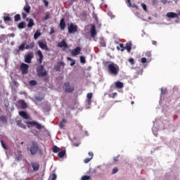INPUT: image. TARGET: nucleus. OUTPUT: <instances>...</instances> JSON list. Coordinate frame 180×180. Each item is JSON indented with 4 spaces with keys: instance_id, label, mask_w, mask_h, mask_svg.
I'll use <instances>...</instances> for the list:
<instances>
[{
    "instance_id": "obj_47",
    "label": "nucleus",
    "mask_w": 180,
    "mask_h": 180,
    "mask_svg": "<svg viewBox=\"0 0 180 180\" xmlns=\"http://www.w3.org/2000/svg\"><path fill=\"white\" fill-rule=\"evenodd\" d=\"M119 171V169H117V167H115L113 169H112V175L117 173V172Z\"/></svg>"
},
{
    "instance_id": "obj_22",
    "label": "nucleus",
    "mask_w": 180,
    "mask_h": 180,
    "mask_svg": "<svg viewBox=\"0 0 180 180\" xmlns=\"http://www.w3.org/2000/svg\"><path fill=\"white\" fill-rule=\"evenodd\" d=\"M20 105L21 106V109H26L27 108V104L25 101V100L20 101Z\"/></svg>"
},
{
    "instance_id": "obj_57",
    "label": "nucleus",
    "mask_w": 180,
    "mask_h": 180,
    "mask_svg": "<svg viewBox=\"0 0 180 180\" xmlns=\"http://www.w3.org/2000/svg\"><path fill=\"white\" fill-rule=\"evenodd\" d=\"M1 145L3 148H6V145H5V143H4V141H1Z\"/></svg>"
},
{
    "instance_id": "obj_63",
    "label": "nucleus",
    "mask_w": 180,
    "mask_h": 180,
    "mask_svg": "<svg viewBox=\"0 0 180 180\" xmlns=\"http://www.w3.org/2000/svg\"><path fill=\"white\" fill-rule=\"evenodd\" d=\"M127 3L129 4V6H131V1L130 0H127Z\"/></svg>"
},
{
    "instance_id": "obj_53",
    "label": "nucleus",
    "mask_w": 180,
    "mask_h": 180,
    "mask_svg": "<svg viewBox=\"0 0 180 180\" xmlns=\"http://www.w3.org/2000/svg\"><path fill=\"white\" fill-rule=\"evenodd\" d=\"M89 155L90 157V158H94V153L93 152H89Z\"/></svg>"
},
{
    "instance_id": "obj_35",
    "label": "nucleus",
    "mask_w": 180,
    "mask_h": 180,
    "mask_svg": "<svg viewBox=\"0 0 180 180\" xmlns=\"http://www.w3.org/2000/svg\"><path fill=\"white\" fill-rule=\"evenodd\" d=\"M67 60H68V61H72V62L70 63L71 67L75 65V60H74L72 58H71L70 57H68V58H67Z\"/></svg>"
},
{
    "instance_id": "obj_29",
    "label": "nucleus",
    "mask_w": 180,
    "mask_h": 180,
    "mask_svg": "<svg viewBox=\"0 0 180 180\" xmlns=\"http://www.w3.org/2000/svg\"><path fill=\"white\" fill-rule=\"evenodd\" d=\"M65 155V150H62L58 153V156L59 158H63V157Z\"/></svg>"
},
{
    "instance_id": "obj_17",
    "label": "nucleus",
    "mask_w": 180,
    "mask_h": 180,
    "mask_svg": "<svg viewBox=\"0 0 180 180\" xmlns=\"http://www.w3.org/2000/svg\"><path fill=\"white\" fill-rule=\"evenodd\" d=\"M65 20H64V18H62L60 20V23H59V27L60 28V30H65Z\"/></svg>"
},
{
    "instance_id": "obj_58",
    "label": "nucleus",
    "mask_w": 180,
    "mask_h": 180,
    "mask_svg": "<svg viewBox=\"0 0 180 180\" xmlns=\"http://www.w3.org/2000/svg\"><path fill=\"white\" fill-rule=\"evenodd\" d=\"M53 33H54V28L51 27V32H50V34H53Z\"/></svg>"
},
{
    "instance_id": "obj_45",
    "label": "nucleus",
    "mask_w": 180,
    "mask_h": 180,
    "mask_svg": "<svg viewBox=\"0 0 180 180\" xmlns=\"http://www.w3.org/2000/svg\"><path fill=\"white\" fill-rule=\"evenodd\" d=\"M129 63H130L131 65H134V59L133 58H130L129 59Z\"/></svg>"
},
{
    "instance_id": "obj_1",
    "label": "nucleus",
    "mask_w": 180,
    "mask_h": 180,
    "mask_svg": "<svg viewBox=\"0 0 180 180\" xmlns=\"http://www.w3.org/2000/svg\"><path fill=\"white\" fill-rule=\"evenodd\" d=\"M108 71L110 75H113L114 77H116V75H118L119 71H120V68H119V65H117L116 63H111L108 65Z\"/></svg>"
},
{
    "instance_id": "obj_14",
    "label": "nucleus",
    "mask_w": 180,
    "mask_h": 180,
    "mask_svg": "<svg viewBox=\"0 0 180 180\" xmlns=\"http://www.w3.org/2000/svg\"><path fill=\"white\" fill-rule=\"evenodd\" d=\"M131 42H127L126 44V46L124 47V49H121V51H124V50H127L128 53H130L131 51Z\"/></svg>"
},
{
    "instance_id": "obj_2",
    "label": "nucleus",
    "mask_w": 180,
    "mask_h": 180,
    "mask_svg": "<svg viewBox=\"0 0 180 180\" xmlns=\"http://www.w3.org/2000/svg\"><path fill=\"white\" fill-rule=\"evenodd\" d=\"M39 143L37 142L32 141L31 142V146L30 147L27 148L28 151L30 152L32 155H36V153L37 151H39Z\"/></svg>"
},
{
    "instance_id": "obj_44",
    "label": "nucleus",
    "mask_w": 180,
    "mask_h": 180,
    "mask_svg": "<svg viewBox=\"0 0 180 180\" xmlns=\"http://www.w3.org/2000/svg\"><path fill=\"white\" fill-rule=\"evenodd\" d=\"M91 160H92V158H87L84 160V162L85 164H88V162H89L91 161Z\"/></svg>"
},
{
    "instance_id": "obj_16",
    "label": "nucleus",
    "mask_w": 180,
    "mask_h": 180,
    "mask_svg": "<svg viewBox=\"0 0 180 180\" xmlns=\"http://www.w3.org/2000/svg\"><path fill=\"white\" fill-rule=\"evenodd\" d=\"M19 115L21 117H22V119H25V120L30 119L29 115H27V113H26L25 111H20Z\"/></svg>"
},
{
    "instance_id": "obj_31",
    "label": "nucleus",
    "mask_w": 180,
    "mask_h": 180,
    "mask_svg": "<svg viewBox=\"0 0 180 180\" xmlns=\"http://www.w3.org/2000/svg\"><path fill=\"white\" fill-rule=\"evenodd\" d=\"M8 37L6 36V35H5V34H1V36H0V43H4V41H5L6 40V38H7Z\"/></svg>"
},
{
    "instance_id": "obj_60",
    "label": "nucleus",
    "mask_w": 180,
    "mask_h": 180,
    "mask_svg": "<svg viewBox=\"0 0 180 180\" xmlns=\"http://www.w3.org/2000/svg\"><path fill=\"white\" fill-rule=\"evenodd\" d=\"M87 103L88 105H91V103H92L91 99H87Z\"/></svg>"
},
{
    "instance_id": "obj_51",
    "label": "nucleus",
    "mask_w": 180,
    "mask_h": 180,
    "mask_svg": "<svg viewBox=\"0 0 180 180\" xmlns=\"http://www.w3.org/2000/svg\"><path fill=\"white\" fill-rule=\"evenodd\" d=\"M59 67H64L65 64H64V62H59L58 63Z\"/></svg>"
},
{
    "instance_id": "obj_28",
    "label": "nucleus",
    "mask_w": 180,
    "mask_h": 180,
    "mask_svg": "<svg viewBox=\"0 0 180 180\" xmlns=\"http://www.w3.org/2000/svg\"><path fill=\"white\" fill-rule=\"evenodd\" d=\"M34 48V42H31L30 44L25 46L26 50H30Z\"/></svg>"
},
{
    "instance_id": "obj_64",
    "label": "nucleus",
    "mask_w": 180,
    "mask_h": 180,
    "mask_svg": "<svg viewBox=\"0 0 180 180\" xmlns=\"http://www.w3.org/2000/svg\"><path fill=\"white\" fill-rule=\"evenodd\" d=\"M120 47H121V49H124V45L123 44H120Z\"/></svg>"
},
{
    "instance_id": "obj_37",
    "label": "nucleus",
    "mask_w": 180,
    "mask_h": 180,
    "mask_svg": "<svg viewBox=\"0 0 180 180\" xmlns=\"http://www.w3.org/2000/svg\"><path fill=\"white\" fill-rule=\"evenodd\" d=\"M0 122H1V123H6V122H8L6 120V116H1Z\"/></svg>"
},
{
    "instance_id": "obj_36",
    "label": "nucleus",
    "mask_w": 180,
    "mask_h": 180,
    "mask_svg": "<svg viewBox=\"0 0 180 180\" xmlns=\"http://www.w3.org/2000/svg\"><path fill=\"white\" fill-rule=\"evenodd\" d=\"M60 152V148H58L57 146H54L53 147V153H57Z\"/></svg>"
},
{
    "instance_id": "obj_52",
    "label": "nucleus",
    "mask_w": 180,
    "mask_h": 180,
    "mask_svg": "<svg viewBox=\"0 0 180 180\" xmlns=\"http://www.w3.org/2000/svg\"><path fill=\"white\" fill-rule=\"evenodd\" d=\"M54 70H56V71H60V66L58 65H56L54 67Z\"/></svg>"
},
{
    "instance_id": "obj_18",
    "label": "nucleus",
    "mask_w": 180,
    "mask_h": 180,
    "mask_svg": "<svg viewBox=\"0 0 180 180\" xmlns=\"http://www.w3.org/2000/svg\"><path fill=\"white\" fill-rule=\"evenodd\" d=\"M90 33H91V37H95L96 36L97 32H96V28L95 27V25L91 26Z\"/></svg>"
},
{
    "instance_id": "obj_7",
    "label": "nucleus",
    "mask_w": 180,
    "mask_h": 180,
    "mask_svg": "<svg viewBox=\"0 0 180 180\" xmlns=\"http://www.w3.org/2000/svg\"><path fill=\"white\" fill-rule=\"evenodd\" d=\"M20 70L23 75L27 74L29 72V65L23 63H21Z\"/></svg>"
},
{
    "instance_id": "obj_25",
    "label": "nucleus",
    "mask_w": 180,
    "mask_h": 180,
    "mask_svg": "<svg viewBox=\"0 0 180 180\" xmlns=\"http://www.w3.org/2000/svg\"><path fill=\"white\" fill-rule=\"evenodd\" d=\"M23 11L25 12V13L29 14L30 13V6L29 4H27L24 6Z\"/></svg>"
},
{
    "instance_id": "obj_11",
    "label": "nucleus",
    "mask_w": 180,
    "mask_h": 180,
    "mask_svg": "<svg viewBox=\"0 0 180 180\" xmlns=\"http://www.w3.org/2000/svg\"><path fill=\"white\" fill-rule=\"evenodd\" d=\"M38 46L41 49V50H46V51H50V49L47 46V44L43 43V41H38Z\"/></svg>"
},
{
    "instance_id": "obj_43",
    "label": "nucleus",
    "mask_w": 180,
    "mask_h": 180,
    "mask_svg": "<svg viewBox=\"0 0 180 180\" xmlns=\"http://www.w3.org/2000/svg\"><path fill=\"white\" fill-rule=\"evenodd\" d=\"M89 179H91V176H89L85 175L82 177V180H89Z\"/></svg>"
},
{
    "instance_id": "obj_33",
    "label": "nucleus",
    "mask_w": 180,
    "mask_h": 180,
    "mask_svg": "<svg viewBox=\"0 0 180 180\" xmlns=\"http://www.w3.org/2000/svg\"><path fill=\"white\" fill-rule=\"evenodd\" d=\"M29 84L30 85V86H36V85H37V81H36V80H30L29 82Z\"/></svg>"
},
{
    "instance_id": "obj_4",
    "label": "nucleus",
    "mask_w": 180,
    "mask_h": 180,
    "mask_svg": "<svg viewBox=\"0 0 180 180\" xmlns=\"http://www.w3.org/2000/svg\"><path fill=\"white\" fill-rule=\"evenodd\" d=\"M68 31L70 34L77 33V32H78V26L77 25H74V23L72 22L70 24H68Z\"/></svg>"
},
{
    "instance_id": "obj_54",
    "label": "nucleus",
    "mask_w": 180,
    "mask_h": 180,
    "mask_svg": "<svg viewBox=\"0 0 180 180\" xmlns=\"http://www.w3.org/2000/svg\"><path fill=\"white\" fill-rule=\"evenodd\" d=\"M116 96H117V93H116V92L112 93V99H115V98H116Z\"/></svg>"
},
{
    "instance_id": "obj_61",
    "label": "nucleus",
    "mask_w": 180,
    "mask_h": 180,
    "mask_svg": "<svg viewBox=\"0 0 180 180\" xmlns=\"http://www.w3.org/2000/svg\"><path fill=\"white\" fill-rule=\"evenodd\" d=\"M152 44H153V46H157V41H152Z\"/></svg>"
},
{
    "instance_id": "obj_20",
    "label": "nucleus",
    "mask_w": 180,
    "mask_h": 180,
    "mask_svg": "<svg viewBox=\"0 0 180 180\" xmlns=\"http://www.w3.org/2000/svg\"><path fill=\"white\" fill-rule=\"evenodd\" d=\"M115 85L117 89H122V88L124 86L123 82L120 81L115 82Z\"/></svg>"
},
{
    "instance_id": "obj_32",
    "label": "nucleus",
    "mask_w": 180,
    "mask_h": 180,
    "mask_svg": "<svg viewBox=\"0 0 180 180\" xmlns=\"http://www.w3.org/2000/svg\"><path fill=\"white\" fill-rule=\"evenodd\" d=\"M25 22H21L18 25V29H25Z\"/></svg>"
},
{
    "instance_id": "obj_62",
    "label": "nucleus",
    "mask_w": 180,
    "mask_h": 180,
    "mask_svg": "<svg viewBox=\"0 0 180 180\" xmlns=\"http://www.w3.org/2000/svg\"><path fill=\"white\" fill-rule=\"evenodd\" d=\"M117 158H114V159H113V162L115 163V164H116V162H117Z\"/></svg>"
},
{
    "instance_id": "obj_38",
    "label": "nucleus",
    "mask_w": 180,
    "mask_h": 180,
    "mask_svg": "<svg viewBox=\"0 0 180 180\" xmlns=\"http://www.w3.org/2000/svg\"><path fill=\"white\" fill-rule=\"evenodd\" d=\"M49 179H50V180H56V179H57V174H52L49 176Z\"/></svg>"
},
{
    "instance_id": "obj_8",
    "label": "nucleus",
    "mask_w": 180,
    "mask_h": 180,
    "mask_svg": "<svg viewBox=\"0 0 180 180\" xmlns=\"http://www.w3.org/2000/svg\"><path fill=\"white\" fill-rule=\"evenodd\" d=\"M26 124H30L31 126H35L36 129L38 130H41L43 129V127L41 124H39V122L36 121H27L25 122Z\"/></svg>"
},
{
    "instance_id": "obj_50",
    "label": "nucleus",
    "mask_w": 180,
    "mask_h": 180,
    "mask_svg": "<svg viewBox=\"0 0 180 180\" xmlns=\"http://www.w3.org/2000/svg\"><path fill=\"white\" fill-rule=\"evenodd\" d=\"M42 1L44 4V6L47 8V6H49V1L46 0H43Z\"/></svg>"
},
{
    "instance_id": "obj_49",
    "label": "nucleus",
    "mask_w": 180,
    "mask_h": 180,
    "mask_svg": "<svg viewBox=\"0 0 180 180\" xmlns=\"http://www.w3.org/2000/svg\"><path fill=\"white\" fill-rule=\"evenodd\" d=\"M87 99H92V93L87 94Z\"/></svg>"
},
{
    "instance_id": "obj_59",
    "label": "nucleus",
    "mask_w": 180,
    "mask_h": 180,
    "mask_svg": "<svg viewBox=\"0 0 180 180\" xmlns=\"http://www.w3.org/2000/svg\"><path fill=\"white\" fill-rule=\"evenodd\" d=\"M15 36V34L12 33V34H9L7 35V37H13Z\"/></svg>"
},
{
    "instance_id": "obj_9",
    "label": "nucleus",
    "mask_w": 180,
    "mask_h": 180,
    "mask_svg": "<svg viewBox=\"0 0 180 180\" xmlns=\"http://www.w3.org/2000/svg\"><path fill=\"white\" fill-rule=\"evenodd\" d=\"M33 57H34V55H33V52L27 53L25 56V63H26L27 64H30V63H32Z\"/></svg>"
},
{
    "instance_id": "obj_27",
    "label": "nucleus",
    "mask_w": 180,
    "mask_h": 180,
    "mask_svg": "<svg viewBox=\"0 0 180 180\" xmlns=\"http://www.w3.org/2000/svg\"><path fill=\"white\" fill-rule=\"evenodd\" d=\"M35 99L36 101H39V102H41V101H43V99H44V96L39 94L35 96Z\"/></svg>"
},
{
    "instance_id": "obj_30",
    "label": "nucleus",
    "mask_w": 180,
    "mask_h": 180,
    "mask_svg": "<svg viewBox=\"0 0 180 180\" xmlns=\"http://www.w3.org/2000/svg\"><path fill=\"white\" fill-rule=\"evenodd\" d=\"M17 124H18V126H19V127L26 129V125H25V124L22 123V121H20V120L17 121Z\"/></svg>"
},
{
    "instance_id": "obj_21",
    "label": "nucleus",
    "mask_w": 180,
    "mask_h": 180,
    "mask_svg": "<svg viewBox=\"0 0 180 180\" xmlns=\"http://www.w3.org/2000/svg\"><path fill=\"white\" fill-rule=\"evenodd\" d=\"M99 44L101 47H106V41L103 37H100L99 39Z\"/></svg>"
},
{
    "instance_id": "obj_13",
    "label": "nucleus",
    "mask_w": 180,
    "mask_h": 180,
    "mask_svg": "<svg viewBox=\"0 0 180 180\" xmlns=\"http://www.w3.org/2000/svg\"><path fill=\"white\" fill-rule=\"evenodd\" d=\"M80 53H81V47L77 46L71 51V56H72L73 57H75V56H78V54H79Z\"/></svg>"
},
{
    "instance_id": "obj_56",
    "label": "nucleus",
    "mask_w": 180,
    "mask_h": 180,
    "mask_svg": "<svg viewBox=\"0 0 180 180\" xmlns=\"http://www.w3.org/2000/svg\"><path fill=\"white\" fill-rule=\"evenodd\" d=\"M20 158H22V155H19L18 157H16V158H15V160H16L17 161H20Z\"/></svg>"
},
{
    "instance_id": "obj_5",
    "label": "nucleus",
    "mask_w": 180,
    "mask_h": 180,
    "mask_svg": "<svg viewBox=\"0 0 180 180\" xmlns=\"http://www.w3.org/2000/svg\"><path fill=\"white\" fill-rule=\"evenodd\" d=\"M22 19H25L27 22H28L27 27H32V26H34V22H33V19L28 18L27 15L25 13H22Z\"/></svg>"
},
{
    "instance_id": "obj_39",
    "label": "nucleus",
    "mask_w": 180,
    "mask_h": 180,
    "mask_svg": "<svg viewBox=\"0 0 180 180\" xmlns=\"http://www.w3.org/2000/svg\"><path fill=\"white\" fill-rule=\"evenodd\" d=\"M20 20V14H17L14 16L15 22H19Z\"/></svg>"
},
{
    "instance_id": "obj_12",
    "label": "nucleus",
    "mask_w": 180,
    "mask_h": 180,
    "mask_svg": "<svg viewBox=\"0 0 180 180\" xmlns=\"http://www.w3.org/2000/svg\"><path fill=\"white\" fill-rule=\"evenodd\" d=\"M31 167L35 172H37L40 169V165L37 162H31Z\"/></svg>"
},
{
    "instance_id": "obj_10",
    "label": "nucleus",
    "mask_w": 180,
    "mask_h": 180,
    "mask_svg": "<svg viewBox=\"0 0 180 180\" xmlns=\"http://www.w3.org/2000/svg\"><path fill=\"white\" fill-rule=\"evenodd\" d=\"M166 16L169 18V19H179L180 13H176L174 12H169L167 13Z\"/></svg>"
},
{
    "instance_id": "obj_55",
    "label": "nucleus",
    "mask_w": 180,
    "mask_h": 180,
    "mask_svg": "<svg viewBox=\"0 0 180 180\" xmlns=\"http://www.w3.org/2000/svg\"><path fill=\"white\" fill-rule=\"evenodd\" d=\"M131 8H135V9H139V6H137V5H136V4H131Z\"/></svg>"
},
{
    "instance_id": "obj_15",
    "label": "nucleus",
    "mask_w": 180,
    "mask_h": 180,
    "mask_svg": "<svg viewBox=\"0 0 180 180\" xmlns=\"http://www.w3.org/2000/svg\"><path fill=\"white\" fill-rule=\"evenodd\" d=\"M58 47H60V49H68V44L65 42V39H63L62 41L59 42L58 44Z\"/></svg>"
},
{
    "instance_id": "obj_48",
    "label": "nucleus",
    "mask_w": 180,
    "mask_h": 180,
    "mask_svg": "<svg viewBox=\"0 0 180 180\" xmlns=\"http://www.w3.org/2000/svg\"><path fill=\"white\" fill-rule=\"evenodd\" d=\"M141 62L142 63V64H146V63H147V58H141Z\"/></svg>"
},
{
    "instance_id": "obj_46",
    "label": "nucleus",
    "mask_w": 180,
    "mask_h": 180,
    "mask_svg": "<svg viewBox=\"0 0 180 180\" xmlns=\"http://www.w3.org/2000/svg\"><path fill=\"white\" fill-rule=\"evenodd\" d=\"M141 6L145 12H147V5L145 4H141Z\"/></svg>"
},
{
    "instance_id": "obj_19",
    "label": "nucleus",
    "mask_w": 180,
    "mask_h": 180,
    "mask_svg": "<svg viewBox=\"0 0 180 180\" xmlns=\"http://www.w3.org/2000/svg\"><path fill=\"white\" fill-rule=\"evenodd\" d=\"M37 54L39 57L38 61L39 64H41L43 63V53H41V51L38 50Z\"/></svg>"
},
{
    "instance_id": "obj_24",
    "label": "nucleus",
    "mask_w": 180,
    "mask_h": 180,
    "mask_svg": "<svg viewBox=\"0 0 180 180\" xmlns=\"http://www.w3.org/2000/svg\"><path fill=\"white\" fill-rule=\"evenodd\" d=\"M65 123H67V120L63 118L61 122L59 123V127L60 129H64V126H65Z\"/></svg>"
},
{
    "instance_id": "obj_40",
    "label": "nucleus",
    "mask_w": 180,
    "mask_h": 180,
    "mask_svg": "<svg viewBox=\"0 0 180 180\" xmlns=\"http://www.w3.org/2000/svg\"><path fill=\"white\" fill-rule=\"evenodd\" d=\"M145 57H147L148 60H150L151 58V52L150 51H147L145 53Z\"/></svg>"
},
{
    "instance_id": "obj_41",
    "label": "nucleus",
    "mask_w": 180,
    "mask_h": 180,
    "mask_svg": "<svg viewBox=\"0 0 180 180\" xmlns=\"http://www.w3.org/2000/svg\"><path fill=\"white\" fill-rule=\"evenodd\" d=\"M80 63H82V64H85V63H86V60H85V57L80 56Z\"/></svg>"
},
{
    "instance_id": "obj_34",
    "label": "nucleus",
    "mask_w": 180,
    "mask_h": 180,
    "mask_svg": "<svg viewBox=\"0 0 180 180\" xmlns=\"http://www.w3.org/2000/svg\"><path fill=\"white\" fill-rule=\"evenodd\" d=\"M4 21L6 23V22H12V18L9 17V16H4L3 18Z\"/></svg>"
},
{
    "instance_id": "obj_26",
    "label": "nucleus",
    "mask_w": 180,
    "mask_h": 180,
    "mask_svg": "<svg viewBox=\"0 0 180 180\" xmlns=\"http://www.w3.org/2000/svg\"><path fill=\"white\" fill-rule=\"evenodd\" d=\"M25 46H26V42H22L21 45L18 46V51H23L25 49H26Z\"/></svg>"
},
{
    "instance_id": "obj_6",
    "label": "nucleus",
    "mask_w": 180,
    "mask_h": 180,
    "mask_svg": "<svg viewBox=\"0 0 180 180\" xmlns=\"http://www.w3.org/2000/svg\"><path fill=\"white\" fill-rule=\"evenodd\" d=\"M63 89L66 92V94H71L72 92H74V86H70V83H65L63 85Z\"/></svg>"
},
{
    "instance_id": "obj_42",
    "label": "nucleus",
    "mask_w": 180,
    "mask_h": 180,
    "mask_svg": "<svg viewBox=\"0 0 180 180\" xmlns=\"http://www.w3.org/2000/svg\"><path fill=\"white\" fill-rule=\"evenodd\" d=\"M48 19H50V13H49V12H47V13H46V15H45L44 20H48Z\"/></svg>"
},
{
    "instance_id": "obj_3",
    "label": "nucleus",
    "mask_w": 180,
    "mask_h": 180,
    "mask_svg": "<svg viewBox=\"0 0 180 180\" xmlns=\"http://www.w3.org/2000/svg\"><path fill=\"white\" fill-rule=\"evenodd\" d=\"M36 70H37V76L39 77H46V75H47V74H49L47 70H44V67L43 66V65H39Z\"/></svg>"
},
{
    "instance_id": "obj_23",
    "label": "nucleus",
    "mask_w": 180,
    "mask_h": 180,
    "mask_svg": "<svg viewBox=\"0 0 180 180\" xmlns=\"http://www.w3.org/2000/svg\"><path fill=\"white\" fill-rule=\"evenodd\" d=\"M41 36V32L39 30H37L36 32L34 34V40H37L39 37Z\"/></svg>"
}]
</instances>
